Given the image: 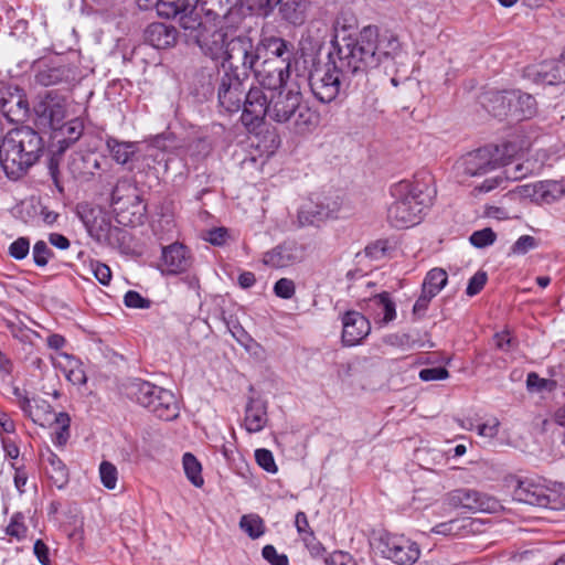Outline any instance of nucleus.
I'll return each instance as SVG.
<instances>
[{
	"mask_svg": "<svg viewBox=\"0 0 565 565\" xmlns=\"http://www.w3.org/2000/svg\"><path fill=\"white\" fill-rule=\"evenodd\" d=\"M375 25L364 26L358 35H335L334 52L329 54L333 65L343 76L352 82L364 77L370 70L376 68Z\"/></svg>",
	"mask_w": 565,
	"mask_h": 565,
	"instance_id": "nucleus-1",
	"label": "nucleus"
},
{
	"mask_svg": "<svg viewBox=\"0 0 565 565\" xmlns=\"http://www.w3.org/2000/svg\"><path fill=\"white\" fill-rule=\"evenodd\" d=\"M44 150L40 134L30 126L9 130L0 142V164L10 179H19L34 166Z\"/></svg>",
	"mask_w": 565,
	"mask_h": 565,
	"instance_id": "nucleus-2",
	"label": "nucleus"
},
{
	"mask_svg": "<svg viewBox=\"0 0 565 565\" xmlns=\"http://www.w3.org/2000/svg\"><path fill=\"white\" fill-rule=\"evenodd\" d=\"M390 192L394 201L387 209V221L396 228L418 224L431 204L428 188L419 182L402 180L393 184Z\"/></svg>",
	"mask_w": 565,
	"mask_h": 565,
	"instance_id": "nucleus-3",
	"label": "nucleus"
},
{
	"mask_svg": "<svg viewBox=\"0 0 565 565\" xmlns=\"http://www.w3.org/2000/svg\"><path fill=\"white\" fill-rule=\"evenodd\" d=\"M209 82L203 87V95H212L217 87V100L221 108L227 113H237L242 109L246 90L247 76L236 71L216 68L215 74L209 73Z\"/></svg>",
	"mask_w": 565,
	"mask_h": 565,
	"instance_id": "nucleus-4",
	"label": "nucleus"
},
{
	"mask_svg": "<svg viewBox=\"0 0 565 565\" xmlns=\"http://www.w3.org/2000/svg\"><path fill=\"white\" fill-rule=\"evenodd\" d=\"M185 35L189 41L195 43L205 56L214 61L227 58L231 35L227 28L206 25L201 20L192 21V25L185 26Z\"/></svg>",
	"mask_w": 565,
	"mask_h": 565,
	"instance_id": "nucleus-5",
	"label": "nucleus"
},
{
	"mask_svg": "<svg viewBox=\"0 0 565 565\" xmlns=\"http://www.w3.org/2000/svg\"><path fill=\"white\" fill-rule=\"evenodd\" d=\"M262 57L260 40L255 44L247 34L234 35L228 43L227 58L221 63V70L231 68L249 77Z\"/></svg>",
	"mask_w": 565,
	"mask_h": 565,
	"instance_id": "nucleus-6",
	"label": "nucleus"
},
{
	"mask_svg": "<svg viewBox=\"0 0 565 565\" xmlns=\"http://www.w3.org/2000/svg\"><path fill=\"white\" fill-rule=\"evenodd\" d=\"M77 214L92 238L100 244L115 245L126 238L127 232L111 224L110 216L99 206L81 204Z\"/></svg>",
	"mask_w": 565,
	"mask_h": 565,
	"instance_id": "nucleus-7",
	"label": "nucleus"
},
{
	"mask_svg": "<svg viewBox=\"0 0 565 565\" xmlns=\"http://www.w3.org/2000/svg\"><path fill=\"white\" fill-rule=\"evenodd\" d=\"M309 86L317 100L323 104L333 102L341 92L352 87V81L343 76L331 62L324 68L310 72Z\"/></svg>",
	"mask_w": 565,
	"mask_h": 565,
	"instance_id": "nucleus-8",
	"label": "nucleus"
},
{
	"mask_svg": "<svg viewBox=\"0 0 565 565\" xmlns=\"http://www.w3.org/2000/svg\"><path fill=\"white\" fill-rule=\"evenodd\" d=\"M374 547L382 557L396 565H413L420 556V548L416 542L388 532L381 533L374 540Z\"/></svg>",
	"mask_w": 565,
	"mask_h": 565,
	"instance_id": "nucleus-9",
	"label": "nucleus"
},
{
	"mask_svg": "<svg viewBox=\"0 0 565 565\" xmlns=\"http://www.w3.org/2000/svg\"><path fill=\"white\" fill-rule=\"evenodd\" d=\"M32 113L34 125L39 129H56L66 116V99L56 90H47L36 97Z\"/></svg>",
	"mask_w": 565,
	"mask_h": 565,
	"instance_id": "nucleus-10",
	"label": "nucleus"
},
{
	"mask_svg": "<svg viewBox=\"0 0 565 565\" xmlns=\"http://www.w3.org/2000/svg\"><path fill=\"white\" fill-rule=\"evenodd\" d=\"M302 102V95L297 85L278 87L270 90L269 118L278 124H288Z\"/></svg>",
	"mask_w": 565,
	"mask_h": 565,
	"instance_id": "nucleus-11",
	"label": "nucleus"
},
{
	"mask_svg": "<svg viewBox=\"0 0 565 565\" xmlns=\"http://www.w3.org/2000/svg\"><path fill=\"white\" fill-rule=\"evenodd\" d=\"M242 124L248 129L258 128L269 117V96L263 88L250 86L245 95L242 106Z\"/></svg>",
	"mask_w": 565,
	"mask_h": 565,
	"instance_id": "nucleus-12",
	"label": "nucleus"
},
{
	"mask_svg": "<svg viewBox=\"0 0 565 565\" xmlns=\"http://www.w3.org/2000/svg\"><path fill=\"white\" fill-rule=\"evenodd\" d=\"M498 156L497 146H486L465 154L459 161V167L469 177L483 175L500 166Z\"/></svg>",
	"mask_w": 565,
	"mask_h": 565,
	"instance_id": "nucleus-13",
	"label": "nucleus"
},
{
	"mask_svg": "<svg viewBox=\"0 0 565 565\" xmlns=\"http://www.w3.org/2000/svg\"><path fill=\"white\" fill-rule=\"evenodd\" d=\"M448 504L452 508H461L470 512H494L500 507L499 502L486 493L473 489L460 488L452 490L447 495Z\"/></svg>",
	"mask_w": 565,
	"mask_h": 565,
	"instance_id": "nucleus-14",
	"label": "nucleus"
},
{
	"mask_svg": "<svg viewBox=\"0 0 565 565\" xmlns=\"http://www.w3.org/2000/svg\"><path fill=\"white\" fill-rule=\"evenodd\" d=\"M0 111L10 122H23L30 115V105L24 90L17 85L1 87Z\"/></svg>",
	"mask_w": 565,
	"mask_h": 565,
	"instance_id": "nucleus-15",
	"label": "nucleus"
},
{
	"mask_svg": "<svg viewBox=\"0 0 565 565\" xmlns=\"http://www.w3.org/2000/svg\"><path fill=\"white\" fill-rule=\"evenodd\" d=\"M255 78L264 88L276 90L287 85L290 76L289 62L277 58H262L253 71Z\"/></svg>",
	"mask_w": 565,
	"mask_h": 565,
	"instance_id": "nucleus-16",
	"label": "nucleus"
},
{
	"mask_svg": "<svg viewBox=\"0 0 565 565\" xmlns=\"http://www.w3.org/2000/svg\"><path fill=\"white\" fill-rule=\"evenodd\" d=\"M156 6L157 13L167 19H174L179 17L180 25L185 30V26L192 25L201 20L196 12V7L200 0H149Z\"/></svg>",
	"mask_w": 565,
	"mask_h": 565,
	"instance_id": "nucleus-17",
	"label": "nucleus"
},
{
	"mask_svg": "<svg viewBox=\"0 0 565 565\" xmlns=\"http://www.w3.org/2000/svg\"><path fill=\"white\" fill-rule=\"evenodd\" d=\"M516 500L530 505L557 509L558 495L550 488L533 481H520L514 490Z\"/></svg>",
	"mask_w": 565,
	"mask_h": 565,
	"instance_id": "nucleus-18",
	"label": "nucleus"
},
{
	"mask_svg": "<svg viewBox=\"0 0 565 565\" xmlns=\"http://www.w3.org/2000/svg\"><path fill=\"white\" fill-rule=\"evenodd\" d=\"M371 331L369 319L359 311L349 310L342 317V342L353 347L359 344Z\"/></svg>",
	"mask_w": 565,
	"mask_h": 565,
	"instance_id": "nucleus-19",
	"label": "nucleus"
},
{
	"mask_svg": "<svg viewBox=\"0 0 565 565\" xmlns=\"http://www.w3.org/2000/svg\"><path fill=\"white\" fill-rule=\"evenodd\" d=\"M107 163L104 156L94 152L79 154L73 158L70 164V171L75 180L79 182H89L103 171V166Z\"/></svg>",
	"mask_w": 565,
	"mask_h": 565,
	"instance_id": "nucleus-20",
	"label": "nucleus"
},
{
	"mask_svg": "<svg viewBox=\"0 0 565 565\" xmlns=\"http://www.w3.org/2000/svg\"><path fill=\"white\" fill-rule=\"evenodd\" d=\"M360 307L374 319L382 317L380 321L385 324L396 318V306L387 291L364 299Z\"/></svg>",
	"mask_w": 565,
	"mask_h": 565,
	"instance_id": "nucleus-21",
	"label": "nucleus"
},
{
	"mask_svg": "<svg viewBox=\"0 0 565 565\" xmlns=\"http://www.w3.org/2000/svg\"><path fill=\"white\" fill-rule=\"evenodd\" d=\"M148 411L162 420L171 422L179 417L180 407L175 395L167 388L160 386V393L153 396V402Z\"/></svg>",
	"mask_w": 565,
	"mask_h": 565,
	"instance_id": "nucleus-22",
	"label": "nucleus"
},
{
	"mask_svg": "<svg viewBox=\"0 0 565 565\" xmlns=\"http://www.w3.org/2000/svg\"><path fill=\"white\" fill-rule=\"evenodd\" d=\"M161 260L168 274H181L191 266L188 248L180 243H173L162 248Z\"/></svg>",
	"mask_w": 565,
	"mask_h": 565,
	"instance_id": "nucleus-23",
	"label": "nucleus"
},
{
	"mask_svg": "<svg viewBox=\"0 0 565 565\" xmlns=\"http://www.w3.org/2000/svg\"><path fill=\"white\" fill-rule=\"evenodd\" d=\"M157 392L160 393V386L141 379H132L124 385L126 397L146 409L153 402Z\"/></svg>",
	"mask_w": 565,
	"mask_h": 565,
	"instance_id": "nucleus-24",
	"label": "nucleus"
},
{
	"mask_svg": "<svg viewBox=\"0 0 565 565\" xmlns=\"http://www.w3.org/2000/svg\"><path fill=\"white\" fill-rule=\"evenodd\" d=\"M300 249L294 242H285L264 254L263 263L274 268L287 267L301 258Z\"/></svg>",
	"mask_w": 565,
	"mask_h": 565,
	"instance_id": "nucleus-25",
	"label": "nucleus"
},
{
	"mask_svg": "<svg viewBox=\"0 0 565 565\" xmlns=\"http://www.w3.org/2000/svg\"><path fill=\"white\" fill-rule=\"evenodd\" d=\"M21 409L26 417L34 424L45 427L55 422L56 413L53 412L51 405L43 399L24 398L21 403Z\"/></svg>",
	"mask_w": 565,
	"mask_h": 565,
	"instance_id": "nucleus-26",
	"label": "nucleus"
},
{
	"mask_svg": "<svg viewBox=\"0 0 565 565\" xmlns=\"http://www.w3.org/2000/svg\"><path fill=\"white\" fill-rule=\"evenodd\" d=\"M145 40L156 49H168L177 42V30L172 25L153 22L145 30Z\"/></svg>",
	"mask_w": 565,
	"mask_h": 565,
	"instance_id": "nucleus-27",
	"label": "nucleus"
},
{
	"mask_svg": "<svg viewBox=\"0 0 565 565\" xmlns=\"http://www.w3.org/2000/svg\"><path fill=\"white\" fill-rule=\"evenodd\" d=\"M375 40L373 41L374 56L376 57V67L382 63L392 61L401 51V43L398 39L388 33H380L377 26H375Z\"/></svg>",
	"mask_w": 565,
	"mask_h": 565,
	"instance_id": "nucleus-28",
	"label": "nucleus"
},
{
	"mask_svg": "<svg viewBox=\"0 0 565 565\" xmlns=\"http://www.w3.org/2000/svg\"><path fill=\"white\" fill-rule=\"evenodd\" d=\"M260 52L262 58L284 60L285 63L289 62V67H291L294 45L282 38L265 36L260 39Z\"/></svg>",
	"mask_w": 565,
	"mask_h": 565,
	"instance_id": "nucleus-29",
	"label": "nucleus"
},
{
	"mask_svg": "<svg viewBox=\"0 0 565 565\" xmlns=\"http://www.w3.org/2000/svg\"><path fill=\"white\" fill-rule=\"evenodd\" d=\"M41 461L47 478L54 486L62 489L68 481V469L66 465L50 448L41 454Z\"/></svg>",
	"mask_w": 565,
	"mask_h": 565,
	"instance_id": "nucleus-30",
	"label": "nucleus"
},
{
	"mask_svg": "<svg viewBox=\"0 0 565 565\" xmlns=\"http://www.w3.org/2000/svg\"><path fill=\"white\" fill-rule=\"evenodd\" d=\"M514 98V89L488 92L484 95L483 106L494 117H508L511 116Z\"/></svg>",
	"mask_w": 565,
	"mask_h": 565,
	"instance_id": "nucleus-31",
	"label": "nucleus"
},
{
	"mask_svg": "<svg viewBox=\"0 0 565 565\" xmlns=\"http://www.w3.org/2000/svg\"><path fill=\"white\" fill-rule=\"evenodd\" d=\"M52 131L53 138L57 140L60 152H64L82 137L84 122L81 118H73L67 122L62 121L60 127Z\"/></svg>",
	"mask_w": 565,
	"mask_h": 565,
	"instance_id": "nucleus-32",
	"label": "nucleus"
},
{
	"mask_svg": "<svg viewBox=\"0 0 565 565\" xmlns=\"http://www.w3.org/2000/svg\"><path fill=\"white\" fill-rule=\"evenodd\" d=\"M534 81L546 85L565 83V60L561 55L558 60L544 61L535 72Z\"/></svg>",
	"mask_w": 565,
	"mask_h": 565,
	"instance_id": "nucleus-33",
	"label": "nucleus"
},
{
	"mask_svg": "<svg viewBox=\"0 0 565 565\" xmlns=\"http://www.w3.org/2000/svg\"><path fill=\"white\" fill-rule=\"evenodd\" d=\"M309 7L308 0H282L278 6V13L281 20L298 26L306 22Z\"/></svg>",
	"mask_w": 565,
	"mask_h": 565,
	"instance_id": "nucleus-34",
	"label": "nucleus"
},
{
	"mask_svg": "<svg viewBox=\"0 0 565 565\" xmlns=\"http://www.w3.org/2000/svg\"><path fill=\"white\" fill-rule=\"evenodd\" d=\"M331 212L328 205L309 200L301 205L298 212V222L301 226H319L320 223L330 217Z\"/></svg>",
	"mask_w": 565,
	"mask_h": 565,
	"instance_id": "nucleus-35",
	"label": "nucleus"
},
{
	"mask_svg": "<svg viewBox=\"0 0 565 565\" xmlns=\"http://www.w3.org/2000/svg\"><path fill=\"white\" fill-rule=\"evenodd\" d=\"M106 148L111 158L121 166L131 163L138 154V143L132 141H121L115 137H107Z\"/></svg>",
	"mask_w": 565,
	"mask_h": 565,
	"instance_id": "nucleus-36",
	"label": "nucleus"
},
{
	"mask_svg": "<svg viewBox=\"0 0 565 565\" xmlns=\"http://www.w3.org/2000/svg\"><path fill=\"white\" fill-rule=\"evenodd\" d=\"M72 78V70L66 65L44 64L35 74V82L42 86L66 83Z\"/></svg>",
	"mask_w": 565,
	"mask_h": 565,
	"instance_id": "nucleus-37",
	"label": "nucleus"
},
{
	"mask_svg": "<svg viewBox=\"0 0 565 565\" xmlns=\"http://www.w3.org/2000/svg\"><path fill=\"white\" fill-rule=\"evenodd\" d=\"M320 122V115L309 106L300 102L297 113L292 115V119L288 121L290 127L297 134H306L312 131Z\"/></svg>",
	"mask_w": 565,
	"mask_h": 565,
	"instance_id": "nucleus-38",
	"label": "nucleus"
},
{
	"mask_svg": "<svg viewBox=\"0 0 565 565\" xmlns=\"http://www.w3.org/2000/svg\"><path fill=\"white\" fill-rule=\"evenodd\" d=\"M245 426L249 433L260 431L267 423V409L260 399L250 398L245 409Z\"/></svg>",
	"mask_w": 565,
	"mask_h": 565,
	"instance_id": "nucleus-39",
	"label": "nucleus"
},
{
	"mask_svg": "<svg viewBox=\"0 0 565 565\" xmlns=\"http://www.w3.org/2000/svg\"><path fill=\"white\" fill-rule=\"evenodd\" d=\"M514 97L511 116L518 120H524L532 118L536 114L537 104L532 95L514 89Z\"/></svg>",
	"mask_w": 565,
	"mask_h": 565,
	"instance_id": "nucleus-40",
	"label": "nucleus"
},
{
	"mask_svg": "<svg viewBox=\"0 0 565 565\" xmlns=\"http://www.w3.org/2000/svg\"><path fill=\"white\" fill-rule=\"evenodd\" d=\"M448 275L447 271L443 268H433L430 269L423 281L422 289L428 291L430 296H437L443 288L447 285Z\"/></svg>",
	"mask_w": 565,
	"mask_h": 565,
	"instance_id": "nucleus-41",
	"label": "nucleus"
},
{
	"mask_svg": "<svg viewBox=\"0 0 565 565\" xmlns=\"http://www.w3.org/2000/svg\"><path fill=\"white\" fill-rule=\"evenodd\" d=\"M182 465L188 480L194 487L201 488L204 484V479L202 477V465L198 458L191 452H185L182 457Z\"/></svg>",
	"mask_w": 565,
	"mask_h": 565,
	"instance_id": "nucleus-42",
	"label": "nucleus"
},
{
	"mask_svg": "<svg viewBox=\"0 0 565 565\" xmlns=\"http://www.w3.org/2000/svg\"><path fill=\"white\" fill-rule=\"evenodd\" d=\"M239 526L252 540L260 537L266 530L264 520L258 514L243 515Z\"/></svg>",
	"mask_w": 565,
	"mask_h": 565,
	"instance_id": "nucleus-43",
	"label": "nucleus"
},
{
	"mask_svg": "<svg viewBox=\"0 0 565 565\" xmlns=\"http://www.w3.org/2000/svg\"><path fill=\"white\" fill-rule=\"evenodd\" d=\"M28 526L25 516L22 512H15L11 515L9 524L4 529V533L17 541H23L28 536Z\"/></svg>",
	"mask_w": 565,
	"mask_h": 565,
	"instance_id": "nucleus-44",
	"label": "nucleus"
},
{
	"mask_svg": "<svg viewBox=\"0 0 565 565\" xmlns=\"http://www.w3.org/2000/svg\"><path fill=\"white\" fill-rule=\"evenodd\" d=\"M54 423L58 425V430L55 433L54 444L57 446H64L70 438L71 418L67 413L61 412L57 413Z\"/></svg>",
	"mask_w": 565,
	"mask_h": 565,
	"instance_id": "nucleus-45",
	"label": "nucleus"
},
{
	"mask_svg": "<svg viewBox=\"0 0 565 565\" xmlns=\"http://www.w3.org/2000/svg\"><path fill=\"white\" fill-rule=\"evenodd\" d=\"M99 476L103 486L109 490L116 488L118 471L115 465L109 461H102L99 465Z\"/></svg>",
	"mask_w": 565,
	"mask_h": 565,
	"instance_id": "nucleus-46",
	"label": "nucleus"
},
{
	"mask_svg": "<svg viewBox=\"0 0 565 565\" xmlns=\"http://www.w3.org/2000/svg\"><path fill=\"white\" fill-rule=\"evenodd\" d=\"M495 239L497 234L490 227L476 231L469 237V242L471 243V245H473L477 248H484L487 246H490L495 242Z\"/></svg>",
	"mask_w": 565,
	"mask_h": 565,
	"instance_id": "nucleus-47",
	"label": "nucleus"
},
{
	"mask_svg": "<svg viewBox=\"0 0 565 565\" xmlns=\"http://www.w3.org/2000/svg\"><path fill=\"white\" fill-rule=\"evenodd\" d=\"M539 246V239L531 235L520 236L510 248V255H525Z\"/></svg>",
	"mask_w": 565,
	"mask_h": 565,
	"instance_id": "nucleus-48",
	"label": "nucleus"
},
{
	"mask_svg": "<svg viewBox=\"0 0 565 565\" xmlns=\"http://www.w3.org/2000/svg\"><path fill=\"white\" fill-rule=\"evenodd\" d=\"M255 460L259 467L269 473H276L278 470L273 452L266 448L255 450Z\"/></svg>",
	"mask_w": 565,
	"mask_h": 565,
	"instance_id": "nucleus-49",
	"label": "nucleus"
},
{
	"mask_svg": "<svg viewBox=\"0 0 565 565\" xmlns=\"http://www.w3.org/2000/svg\"><path fill=\"white\" fill-rule=\"evenodd\" d=\"M53 256L52 249L44 241H38L33 246V260L36 266L44 267L47 265L50 257Z\"/></svg>",
	"mask_w": 565,
	"mask_h": 565,
	"instance_id": "nucleus-50",
	"label": "nucleus"
},
{
	"mask_svg": "<svg viewBox=\"0 0 565 565\" xmlns=\"http://www.w3.org/2000/svg\"><path fill=\"white\" fill-rule=\"evenodd\" d=\"M124 303L128 308L148 309L151 307V300L142 297L136 290H129L124 296Z\"/></svg>",
	"mask_w": 565,
	"mask_h": 565,
	"instance_id": "nucleus-51",
	"label": "nucleus"
},
{
	"mask_svg": "<svg viewBox=\"0 0 565 565\" xmlns=\"http://www.w3.org/2000/svg\"><path fill=\"white\" fill-rule=\"evenodd\" d=\"M262 555L270 565H289V558L286 554H279L276 547L267 544L262 550Z\"/></svg>",
	"mask_w": 565,
	"mask_h": 565,
	"instance_id": "nucleus-52",
	"label": "nucleus"
},
{
	"mask_svg": "<svg viewBox=\"0 0 565 565\" xmlns=\"http://www.w3.org/2000/svg\"><path fill=\"white\" fill-rule=\"evenodd\" d=\"M274 292L281 299H290L296 292L295 282L289 278H280L274 285Z\"/></svg>",
	"mask_w": 565,
	"mask_h": 565,
	"instance_id": "nucleus-53",
	"label": "nucleus"
},
{
	"mask_svg": "<svg viewBox=\"0 0 565 565\" xmlns=\"http://www.w3.org/2000/svg\"><path fill=\"white\" fill-rule=\"evenodd\" d=\"M30 250V241L26 237H19L9 246V255L14 259L25 258Z\"/></svg>",
	"mask_w": 565,
	"mask_h": 565,
	"instance_id": "nucleus-54",
	"label": "nucleus"
},
{
	"mask_svg": "<svg viewBox=\"0 0 565 565\" xmlns=\"http://www.w3.org/2000/svg\"><path fill=\"white\" fill-rule=\"evenodd\" d=\"M488 276L486 271H477L468 281L466 294L470 297L478 295L486 286Z\"/></svg>",
	"mask_w": 565,
	"mask_h": 565,
	"instance_id": "nucleus-55",
	"label": "nucleus"
},
{
	"mask_svg": "<svg viewBox=\"0 0 565 565\" xmlns=\"http://www.w3.org/2000/svg\"><path fill=\"white\" fill-rule=\"evenodd\" d=\"M90 269L94 274L95 278L104 286H108L111 280V270L110 268L98 260L90 262Z\"/></svg>",
	"mask_w": 565,
	"mask_h": 565,
	"instance_id": "nucleus-56",
	"label": "nucleus"
},
{
	"mask_svg": "<svg viewBox=\"0 0 565 565\" xmlns=\"http://www.w3.org/2000/svg\"><path fill=\"white\" fill-rule=\"evenodd\" d=\"M465 520H462L463 522ZM461 521L454 519L447 522L439 523L433 527V532L441 535H457L465 525L460 524Z\"/></svg>",
	"mask_w": 565,
	"mask_h": 565,
	"instance_id": "nucleus-57",
	"label": "nucleus"
},
{
	"mask_svg": "<svg viewBox=\"0 0 565 565\" xmlns=\"http://www.w3.org/2000/svg\"><path fill=\"white\" fill-rule=\"evenodd\" d=\"M230 237L226 227H214L206 232L204 239L214 246H223Z\"/></svg>",
	"mask_w": 565,
	"mask_h": 565,
	"instance_id": "nucleus-58",
	"label": "nucleus"
},
{
	"mask_svg": "<svg viewBox=\"0 0 565 565\" xmlns=\"http://www.w3.org/2000/svg\"><path fill=\"white\" fill-rule=\"evenodd\" d=\"M448 377L449 372L444 366L423 369L419 371V379L424 382L446 380Z\"/></svg>",
	"mask_w": 565,
	"mask_h": 565,
	"instance_id": "nucleus-59",
	"label": "nucleus"
},
{
	"mask_svg": "<svg viewBox=\"0 0 565 565\" xmlns=\"http://www.w3.org/2000/svg\"><path fill=\"white\" fill-rule=\"evenodd\" d=\"M295 525L301 539L307 542L309 537L313 539V531L310 529L308 518L305 512L299 511L295 518Z\"/></svg>",
	"mask_w": 565,
	"mask_h": 565,
	"instance_id": "nucleus-60",
	"label": "nucleus"
},
{
	"mask_svg": "<svg viewBox=\"0 0 565 565\" xmlns=\"http://www.w3.org/2000/svg\"><path fill=\"white\" fill-rule=\"evenodd\" d=\"M553 383V381L540 377L535 372H530L526 376V386L529 391L542 392L548 388Z\"/></svg>",
	"mask_w": 565,
	"mask_h": 565,
	"instance_id": "nucleus-61",
	"label": "nucleus"
},
{
	"mask_svg": "<svg viewBox=\"0 0 565 565\" xmlns=\"http://www.w3.org/2000/svg\"><path fill=\"white\" fill-rule=\"evenodd\" d=\"M435 296H430L428 291L422 289L420 296L417 298V300L414 303L413 307V315L417 318H422L426 310L428 309L429 302Z\"/></svg>",
	"mask_w": 565,
	"mask_h": 565,
	"instance_id": "nucleus-62",
	"label": "nucleus"
},
{
	"mask_svg": "<svg viewBox=\"0 0 565 565\" xmlns=\"http://www.w3.org/2000/svg\"><path fill=\"white\" fill-rule=\"evenodd\" d=\"M385 343L393 347L412 348L415 341L407 333H395L387 335Z\"/></svg>",
	"mask_w": 565,
	"mask_h": 565,
	"instance_id": "nucleus-63",
	"label": "nucleus"
},
{
	"mask_svg": "<svg viewBox=\"0 0 565 565\" xmlns=\"http://www.w3.org/2000/svg\"><path fill=\"white\" fill-rule=\"evenodd\" d=\"M387 252V242L386 241H377L373 244H370L365 247V255L372 259H381L386 255Z\"/></svg>",
	"mask_w": 565,
	"mask_h": 565,
	"instance_id": "nucleus-64",
	"label": "nucleus"
}]
</instances>
